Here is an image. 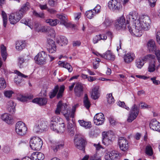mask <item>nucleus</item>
Here are the masks:
<instances>
[{
    "label": "nucleus",
    "instance_id": "nucleus-1",
    "mask_svg": "<svg viewBox=\"0 0 160 160\" xmlns=\"http://www.w3.org/2000/svg\"><path fill=\"white\" fill-rule=\"evenodd\" d=\"M78 106V104H77L73 106L71 111L69 107L66 103H62V101H60L58 103L55 110V113L59 114L61 112L64 116L67 121L69 122L70 118H73L74 116L76 109Z\"/></svg>",
    "mask_w": 160,
    "mask_h": 160
},
{
    "label": "nucleus",
    "instance_id": "nucleus-2",
    "mask_svg": "<svg viewBox=\"0 0 160 160\" xmlns=\"http://www.w3.org/2000/svg\"><path fill=\"white\" fill-rule=\"evenodd\" d=\"M151 21L149 17L146 15H142L140 19L133 23L134 26L139 30L145 31L148 30L150 28V24Z\"/></svg>",
    "mask_w": 160,
    "mask_h": 160
},
{
    "label": "nucleus",
    "instance_id": "nucleus-3",
    "mask_svg": "<svg viewBox=\"0 0 160 160\" xmlns=\"http://www.w3.org/2000/svg\"><path fill=\"white\" fill-rule=\"evenodd\" d=\"M102 135V142L104 144L107 146L112 144L115 138L114 133L113 131L103 132Z\"/></svg>",
    "mask_w": 160,
    "mask_h": 160
},
{
    "label": "nucleus",
    "instance_id": "nucleus-4",
    "mask_svg": "<svg viewBox=\"0 0 160 160\" xmlns=\"http://www.w3.org/2000/svg\"><path fill=\"white\" fill-rule=\"evenodd\" d=\"M43 142L41 139L38 137L32 138L30 141V146L34 150H39L41 148Z\"/></svg>",
    "mask_w": 160,
    "mask_h": 160
},
{
    "label": "nucleus",
    "instance_id": "nucleus-5",
    "mask_svg": "<svg viewBox=\"0 0 160 160\" xmlns=\"http://www.w3.org/2000/svg\"><path fill=\"white\" fill-rule=\"evenodd\" d=\"M29 19H23L21 20V22L28 25L31 29L34 28L35 31L38 32H45L46 31L47 27L42 26L39 23L36 22L34 23L33 26L31 25Z\"/></svg>",
    "mask_w": 160,
    "mask_h": 160
},
{
    "label": "nucleus",
    "instance_id": "nucleus-6",
    "mask_svg": "<svg viewBox=\"0 0 160 160\" xmlns=\"http://www.w3.org/2000/svg\"><path fill=\"white\" fill-rule=\"evenodd\" d=\"M154 58V55L149 54L144 57L138 58L135 60V65L137 68L140 69L142 67L147 61L153 59Z\"/></svg>",
    "mask_w": 160,
    "mask_h": 160
},
{
    "label": "nucleus",
    "instance_id": "nucleus-7",
    "mask_svg": "<svg viewBox=\"0 0 160 160\" xmlns=\"http://www.w3.org/2000/svg\"><path fill=\"white\" fill-rule=\"evenodd\" d=\"M65 87L64 85L61 86L60 88L58 85L56 86L52 91L49 94L50 98H52L55 97L59 91L57 96L58 99L61 98L63 95V93Z\"/></svg>",
    "mask_w": 160,
    "mask_h": 160
},
{
    "label": "nucleus",
    "instance_id": "nucleus-8",
    "mask_svg": "<svg viewBox=\"0 0 160 160\" xmlns=\"http://www.w3.org/2000/svg\"><path fill=\"white\" fill-rule=\"evenodd\" d=\"M139 113V109L137 106L135 104H134L131 107L129 112L127 121L129 122L133 121L137 118Z\"/></svg>",
    "mask_w": 160,
    "mask_h": 160
},
{
    "label": "nucleus",
    "instance_id": "nucleus-9",
    "mask_svg": "<svg viewBox=\"0 0 160 160\" xmlns=\"http://www.w3.org/2000/svg\"><path fill=\"white\" fill-rule=\"evenodd\" d=\"M130 24L127 21L126 22L125 19L123 16H122L118 18L116 21L115 23V27L118 30L121 29L124 30L128 29V26Z\"/></svg>",
    "mask_w": 160,
    "mask_h": 160
},
{
    "label": "nucleus",
    "instance_id": "nucleus-10",
    "mask_svg": "<svg viewBox=\"0 0 160 160\" xmlns=\"http://www.w3.org/2000/svg\"><path fill=\"white\" fill-rule=\"evenodd\" d=\"M22 13L20 11H17L12 13L9 16V20L11 24H14L18 22L23 17Z\"/></svg>",
    "mask_w": 160,
    "mask_h": 160
},
{
    "label": "nucleus",
    "instance_id": "nucleus-11",
    "mask_svg": "<svg viewBox=\"0 0 160 160\" xmlns=\"http://www.w3.org/2000/svg\"><path fill=\"white\" fill-rule=\"evenodd\" d=\"M48 55L44 52H39L34 58L35 62L39 65L45 64L46 62Z\"/></svg>",
    "mask_w": 160,
    "mask_h": 160
},
{
    "label": "nucleus",
    "instance_id": "nucleus-12",
    "mask_svg": "<svg viewBox=\"0 0 160 160\" xmlns=\"http://www.w3.org/2000/svg\"><path fill=\"white\" fill-rule=\"evenodd\" d=\"M15 130L18 134L22 136L26 133L27 128L24 123L20 121L17 122L16 124Z\"/></svg>",
    "mask_w": 160,
    "mask_h": 160
},
{
    "label": "nucleus",
    "instance_id": "nucleus-13",
    "mask_svg": "<svg viewBox=\"0 0 160 160\" xmlns=\"http://www.w3.org/2000/svg\"><path fill=\"white\" fill-rule=\"evenodd\" d=\"M48 128V123L44 121L38 122L34 127L33 131L35 132H42L46 130Z\"/></svg>",
    "mask_w": 160,
    "mask_h": 160
},
{
    "label": "nucleus",
    "instance_id": "nucleus-14",
    "mask_svg": "<svg viewBox=\"0 0 160 160\" xmlns=\"http://www.w3.org/2000/svg\"><path fill=\"white\" fill-rule=\"evenodd\" d=\"M109 8L113 11H118L121 9L122 5L117 0H110L108 2Z\"/></svg>",
    "mask_w": 160,
    "mask_h": 160
},
{
    "label": "nucleus",
    "instance_id": "nucleus-15",
    "mask_svg": "<svg viewBox=\"0 0 160 160\" xmlns=\"http://www.w3.org/2000/svg\"><path fill=\"white\" fill-rule=\"evenodd\" d=\"M86 142L83 138L76 136L74 139V144L76 147L80 150L84 149Z\"/></svg>",
    "mask_w": 160,
    "mask_h": 160
},
{
    "label": "nucleus",
    "instance_id": "nucleus-16",
    "mask_svg": "<svg viewBox=\"0 0 160 160\" xmlns=\"http://www.w3.org/2000/svg\"><path fill=\"white\" fill-rule=\"evenodd\" d=\"M126 18L127 22L129 24L130 22L133 23L139 20L141 17L136 12L133 11L130 12L129 15H127Z\"/></svg>",
    "mask_w": 160,
    "mask_h": 160
},
{
    "label": "nucleus",
    "instance_id": "nucleus-17",
    "mask_svg": "<svg viewBox=\"0 0 160 160\" xmlns=\"http://www.w3.org/2000/svg\"><path fill=\"white\" fill-rule=\"evenodd\" d=\"M118 144L120 149L123 151H125L128 148V142L123 137H120L118 139Z\"/></svg>",
    "mask_w": 160,
    "mask_h": 160
},
{
    "label": "nucleus",
    "instance_id": "nucleus-18",
    "mask_svg": "<svg viewBox=\"0 0 160 160\" xmlns=\"http://www.w3.org/2000/svg\"><path fill=\"white\" fill-rule=\"evenodd\" d=\"M57 17L60 20L61 24L64 25L66 28H73L74 27L73 24H72L68 22L65 16L62 14H58L57 15Z\"/></svg>",
    "mask_w": 160,
    "mask_h": 160
},
{
    "label": "nucleus",
    "instance_id": "nucleus-19",
    "mask_svg": "<svg viewBox=\"0 0 160 160\" xmlns=\"http://www.w3.org/2000/svg\"><path fill=\"white\" fill-rule=\"evenodd\" d=\"M2 120L8 124L12 125L14 123L13 117L11 115L7 113L2 114L1 116Z\"/></svg>",
    "mask_w": 160,
    "mask_h": 160
},
{
    "label": "nucleus",
    "instance_id": "nucleus-20",
    "mask_svg": "<svg viewBox=\"0 0 160 160\" xmlns=\"http://www.w3.org/2000/svg\"><path fill=\"white\" fill-rule=\"evenodd\" d=\"M119 154L116 151L109 152L106 153L104 158L105 160H115L118 158Z\"/></svg>",
    "mask_w": 160,
    "mask_h": 160
},
{
    "label": "nucleus",
    "instance_id": "nucleus-21",
    "mask_svg": "<svg viewBox=\"0 0 160 160\" xmlns=\"http://www.w3.org/2000/svg\"><path fill=\"white\" fill-rule=\"evenodd\" d=\"M104 115L102 113H97L94 117V123L97 125H100L102 124L105 121Z\"/></svg>",
    "mask_w": 160,
    "mask_h": 160
},
{
    "label": "nucleus",
    "instance_id": "nucleus-22",
    "mask_svg": "<svg viewBox=\"0 0 160 160\" xmlns=\"http://www.w3.org/2000/svg\"><path fill=\"white\" fill-rule=\"evenodd\" d=\"M149 127L152 130L160 132V123L155 119L151 120L149 123Z\"/></svg>",
    "mask_w": 160,
    "mask_h": 160
},
{
    "label": "nucleus",
    "instance_id": "nucleus-23",
    "mask_svg": "<svg viewBox=\"0 0 160 160\" xmlns=\"http://www.w3.org/2000/svg\"><path fill=\"white\" fill-rule=\"evenodd\" d=\"M135 58V54L132 52H129L125 54L123 57L124 61L127 63L132 62Z\"/></svg>",
    "mask_w": 160,
    "mask_h": 160
},
{
    "label": "nucleus",
    "instance_id": "nucleus-24",
    "mask_svg": "<svg viewBox=\"0 0 160 160\" xmlns=\"http://www.w3.org/2000/svg\"><path fill=\"white\" fill-rule=\"evenodd\" d=\"M83 88L80 83H77L74 89V91L76 95L80 97L83 93Z\"/></svg>",
    "mask_w": 160,
    "mask_h": 160
},
{
    "label": "nucleus",
    "instance_id": "nucleus-25",
    "mask_svg": "<svg viewBox=\"0 0 160 160\" xmlns=\"http://www.w3.org/2000/svg\"><path fill=\"white\" fill-rule=\"evenodd\" d=\"M155 57L153 59H152L149 61H151L149 62L148 69L149 72H154L156 69L158 70V68L159 65L156 66V62L154 59Z\"/></svg>",
    "mask_w": 160,
    "mask_h": 160
},
{
    "label": "nucleus",
    "instance_id": "nucleus-26",
    "mask_svg": "<svg viewBox=\"0 0 160 160\" xmlns=\"http://www.w3.org/2000/svg\"><path fill=\"white\" fill-rule=\"evenodd\" d=\"M50 143V146L52 149L55 152H57L59 148H62L64 145L63 142L60 143L58 142H56L54 141L53 142L51 141Z\"/></svg>",
    "mask_w": 160,
    "mask_h": 160
},
{
    "label": "nucleus",
    "instance_id": "nucleus-27",
    "mask_svg": "<svg viewBox=\"0 0 160 160\" xmlns=\"http://www.w3.org/2000/svg\"><path fill=\"white\" fill-rule=\"evenodd\" d=\"M31 157L32 160H43L45 157L44 155L42 153L36 152L32 154Z\"/></svg>",
    "mask_w": 160,
    "mask_h": 160
},
{
    "label": "nucleus",
    "instance_id": "nucleus-28",
    "mask_svg": "<svg viewBox=\"0 0 160 160\" xmlns=\"http://www.w3.org/2000/svg\"><path fill=\"white\" fill-rule=\"evenodd\" d=\"M130 33L133 36L136 37H140L142 35V30H139L136 28V27L134 29H132V28L129 26H128V29Z\"/></svg>",
    "mask_w": 160,
    "mask_h": 160
},
{
    "label": "nucleus",
    "instance_id": "nucleus-29",
    "mask_svg": "<svg viewBox=\"0 0 160 160\" xmlns=\"http://www.w3.org/2000/svg\"><path fill=\"white\" fill-rule=\"evenodd\" d=\"M130 33L133 36L136 37H140L142 35V30H139L136 28V27L134 29H132V28L129 26H128V29Z\"/></svg>",
    "mask_w": 160,
    "mask_h": 160
},
{
    "label": "nucleus",
    "instance_id": "nucleus-30",
    "mask_svg": "<svg viewBox=\"0 0 160 160\" xmlns=\"http://www.w3.org/2000/svg\"><path fill=\"white\" fill-rule=\"evenodd\" d=\"M16 73L18 75L17 78L14 79V82L17 84L19 85L22 81V78H26L28 76L21 73L19 71H16Z\"/></svg>",
    "mask_w": 160,
    "mask_h": 160
},
{
    "label": "nucleus",
    "instance_id": "nucleus-31",
    "mask_svg": "<svg viewBox=\"0 0 160 160\" xmlns=\"http://www.w3.org/2000/svg\"><path fill=\"white\" fill-rule=\"evenodd\" d=\"M58 119V118H57L56 116H53L52 118L50 124L51 129L55 132H56L55 128L57 127V125L58 124L57 122Z\"/></svg>",
    "mask_w": 160,
    "mask_h": 160
},
{
    "label": "nucleus",
    "instance_id": "nucleus-32",
    "mask_svg": "<svg viewBox=\"0 0 160 160\" xmlns=\"http://www.w3.org/2000/svg\"><path fill=\"white\" fill-rule=\"evenodd\" d=\"M102 58L108 60L113 61L115 59V56L110 51L108 50L103 54V55L102 56Z\"/></svg>",
    "mask_w": 160,
    "mask_h": 160
},
{
    "label": "nucleus",
    "instance_id": "nucleus-33",
    "mask_svg": "<svg viewBox=\"0 0 160 160\" xmlns=\"http://www.w3.org/2000/svg\"><path fill=\"white\" fill-rule=\"evenodd\" d=\"M32 102L37 103L40 105H44L47 102V99L44 98H37L33 99Z\"/></svg>",
    "mask_w": 160,
    "mask_h": 160
},
{
    "label": "nucleus",
    "instance_id": "nucleus-34",
    "mask_svg": "<svg viewBox=\"0 0 160 160\" xmlns=\"http://www.w3.org/2000/svg\"><path fill=\"white\" fill-rule=\"evenodd\" d=\"M99 88V86H96L92 90L91 97L92 99L94 100H96L100 96V94L98 91Z\"/></svg>",
    "mask_w": 160,
    "mask_h": 160
},
{
    "label": "nucleus",
    "instance_id": "nucleus-35",
    "mask_svg": "<svg viewBox=\"0 0 160 160\" xmlns=\"http://www.w3.org/2000/svg\"><path fill=\"white\" fill-rule=\"evenodd\" d=\"M16 105V103L13 101L12 100L9 101L7 105V108L9 112L12 114L14 113L15 111V106Z\"/></svg>",
    "mask_w": 160,
    "mask_h": 160
},
{
    "label": "nucleus",
    "instance_id": "nucleus-36",
    "mask_svg": "<svg viewBox=\"0 0 160 160\" xmlns=\"http://www.w3.org/2000/svg\"><path fill=\"white\" fill-rule=\"evenodd\" d=\"M148 48L150 52L154 51L157 49L155 42L152 40H149L147 44Z\"/></svg>",
    "mask_w": 160,
    "mask_h": 160
},
{
    "label": "nucleus",
    "instance_id": "nucleus-37",
    "mask_svg": "<svg viewBox=\"0 0 160 160\" xmlns=\"http://www.w3.org/2000/svg\"><path fill=\"white\" fill-rule=\"evenodd\" d=\"M57 42L61 46H62L67 44L68 40L65 36H60L58 38Z\"/></svg>",
    "mask_w": 160,
    "mask_h": 160
},
{
    "label": "nucleus",
    "instance_id": "nucleus-38",
    "mask_svg": "<svg viewBox=\"0 0 160 160\" xmlns=\"http://www.w3.org/2000/svg\"><path fill=\"white\" fill-rule=\"evenodd\" d=\"M80 126L86 129H89L92 127L91 123L90 122H86L83 120H79L78 121Z\"/></svg>",
    "mask_w": 160,
    "mask_h": 160
},
{
    "label": "nucleus",
    "instance_id": "nucleus-39",
    "mask_svg": "<svg viewBox=\"0 0 160 160\" xmlns=\"http://www.w3.org/2000/svg\"><path fill=\"white\" fill-rule=\"evenodd\" d=\"M25 44L23 41H17L16 43V48L18 51H21L25 48Z\"/></svg>",
    "mask_w": 160,
    "mask_h": 160
},
{
    "label": "nucleus",
    "instance_id": "nucleus-40",
    "mask_svg": "<svg viewBox=\"0 0 160 160\" xmlns=\"http://www.w3.org/2000/svg\"><path fill=\"white\" fill-rule=\"evenodd\" d=\"M55 129L56 130V132L63 133L65 130V126L64 123H59L57 125V127Z\"/></svg>",
    "mask_w": 160,
    "mask_h": 160
},
{
    "label": "nucleus",
    "instance_id": "nucleus-41",
    "mask_svg": "<svg viewBox=\"0 0 160 160\" xmlns=\"http://www.w3.org/2000/svg\"><path fill=\"white\" fill-rule=\"evenodd\" d=\"M45 22L51 26H54L59 22V21L57 19H48L46 20Z\"/></svg>",
    "mask_w": 160,
    "mask_h": 160
},
{
    "label": "nucleus",
    "instance_id": "nucleus-42",
    "mask_svg": "<svg viewBox=\"0 0 160 160\" xmlns=\"http://www.w3.org/2000/svg\"><path fill=\"white\" fill-rule=\"evenodd\" d=\"M84 105L87 109H88L90 106L91 103L89 100L87 94H85L83 100Z\"/></svg>",
    "mask_w": 160,
    "mask_h": 160
},
{
    "label": "nucleus",
    "instance_id": "nucleus-43",
    "mask_svg": "<svg viewBox=\"0 0 160 160\" xmlns=\"http://www.w3.org/2000/svg\"><path fill=\"white\" fill-rule=\"evenodd\" d=\"M1 55L3 60L5 61L7 57L6 48L3 45L1 46Z\"/></svg>",
    "mask_w": 160,
    "mask_h": 160
},
{
    "label": "nucleus",
    "instance_id": "nucleus-44",
    "mask_svg": "<svg viewBox=\"0 0 160 160\" xmlns=\"http://www.w3.org/2000/svg\"><path fill=\"white\" fill-rule=\"evenodd\" d=\"M86 15L87 18L89 19H91L93 18L94 16L96 15L92 9L87 11L85 13Z\"/></svg>",
    "mask_w": 160,
    "mask_h": 160
},
{
    "label": "nucleus",
    "instance_id": "nucleus-45",
    "mask_svg": "<svg viewBox=\"0 0 160 160\" xmlns=\"http://www.w3.org/2000/svg\"><path fill=\"white\" fill-rule=\"evenodd\" d=\"M29 3H27L23 6L18 11H20L22 13V16H23L25 14V13L28 11L29 8Z\"/></svg>",
    "mask_w": 160,
    "mask_h": 160
},
{
    "label": "nucleus",
    "instance_id": "nucleus-46",
    "mask_svg": "<svg viewBox=\"0 0 160 160\" xmlns=\"http://www.w3.org/2000/svg\"><path fill=\"white\" fill-rule=\"evenodd\" d=\"M145 153L148 155L151 156L153 153L152 147L149 145H147L146 147Z\"/></svg>",
    "mask_w": 160,
    "mask_h": 160
},
{
    "label": "nucleus",
    "instance_id": "nucleus-47",
    "mask_svg": "<svg viewBox=\"0 0 160 160\" xmlns=\"http://www.w3.org/2000/svg\"><path fill=\"white\" fill-rule=\"evenodd\" d=\"M6 87V83L4 79L3 78H0V90L4 89Z\"/></svg>",
    "mask_w": 160,
    "mask_h": 160
},
{
    "label": "nucleus",
    "instance_id": "nucleus-48",
    "mask_svg": "<svg viewBox=\"0 0 160 160\" xmlns=\"http://www.w3.org/2000/svg\"><path fill=\"white\" fill-rule=\"evenodd\" d=\"M33 15L37 18H44V14L42 12L38 13L35 10H33L32 12Z\"/></svg>",
    "mask_w": 160,
    "mask_h": 160
},
{
    "label": "nucleus",
    "instance_id": "nucleus-49",
    "mask_svg": "<svg viewBox=\"0 0 160 160\" xmlns=\"http://www.w3.org/2000/svg\"><path fill=\"white\" fill-rule=\"evenodd\" d=\"M107 101L108 103L112 104L114 102V99L112 93H109L107 95Z\"/></svg>",
    "mask_w": 160,
    "mask_h": 160
},
{
    "label": "nucleus",
    "instance_id": "nucleus-50",
    "mask_svg": "<svg viewBox=\"0 0 160 160\" xmlns=\"http://www.w3.org/2000/svg\"><path fill=\"white\" fill-rule=\"evenodd\" d=\"M2 14L3 18V26L5 27L6 26L7 22V16L6 14L4 11L2 12Z\"/></svg>",
    "mask_w": 160,
    "mask_h": 160
},
{
    "label": "nucleus",
    "instance_id": "nucleus-51",
    "mask_svg": "<svg viewBox=\"0 0 160 160\" xmlns=\"http://www.w3.org/2000/svg\"><path fill=\"white\" fill-rule=\"evenodd\" d=\"M4 96L7 98H10L12 96L14 92L12 90H8L5 91L4 92Z\"/></svg>",
    "mask_w": 160,
    "mask_h": 160
},
{
    "label": "nucleus",
    "instance_id": "nucleus-52",
    "mask_svg": "<svg viewBox=\"0 0 160 160\" xmlns=\"http://www.w3.org/2000/svg\"><path fill=\"white\" fill-rule=\"evenodd\" d=\"M67 128L68 129V132L70 135H72L74 134V131L73 130V128L72 124L70 123H68L67 125Z\"/></svg>",
    "mask_w": 160,
    "mask_h": 160
},
{
    "label": "nucleus",
    "instance_id": "nucleus-53",
    "mask_svg": "<svg viewBox=\"0 0 160 160\" xmlns=\"http://www.w3.org/2000/svg\"><path fill=\"white\" fill-rule=\"evenodd\" d=\"M48 51L50 53H53L55 52L56 50V46L55 44L48 47Z\"/></svg>",
    "mask_w": 160,
    "mask_h": 160
},
{
    "label": "nucleus",
    "instance_id": "nucleus-54",
    "mask_svg": "<svg viewBox=\"0 0 160 160\" xmlns=\"http://www.w3.org/2000/svg\"><path fill=\"white\" fill-rule=\"evenodd\" d=\"M112 23V22L111 20L106 18L103 23V25L105 26V27H107L111 25Z\"/></svg>",
    "mask_w": 160,
    "mask_h": 160
},
{
    "label": "nucleus",
    "instance_id": "nucleus-55",
    "mask_svg": "<svg viewBox=\"0 0 160 160\" xmlns=\"http://www.w3.org/2000/svg\"><path fill=\"white\" fill-rule=\"evenodd\" d=\"M18 65L19 68H23V64L24 62V59L22 58H19L18 59Z\"/></svg>",
    "mask_w": 160,
    "mask_h": 160
},
{
    "label": "nucleus",
    "instance_id": "nucleus-56",
    "mask_svg": "<svg viewBox=\"0 0 160 160\" xmlns=\"http://www.w3.org/2000/svg\"><path fill=\"white\" fill-rule=\"evenodd\" d=\"M63 67L67 69L69 72H71L72 71V67L69 63L67 62L65 63Z\"/></svg>",
    "mask_w": 160,
    "mask_h": 160
},
{
    "label": "nucleus",
    "instance_id": "nucleus-57",
    "mask_svg": "<svg viewBox=\"0 0 160 160\" xmlns=\"http://www.w3.org/2000/svg\"><path fill=\"white\" fill-rule=\"evenodd\" d=\"M57 0H48V3L52 7H54L57 3Z\"/></svg>",
    "mask_w": 160,
    "mask_h": 160
},
{
    "label": "nucleus",
    "instance_id": "nucleus-58",
    "mask_svg": "<svg viewBox=\"0 0 160 160\" xmlns=\"http://www.w3.org/2000/svg\"><path fill=\"white\" fill-rule=\"evenodd\" d=\"M140 107L142 109H147L151 108L150 105H148L146 103H143L142 102L140 103Z\"/></svg>",
    "mask_w": 160,
    "mask_h": 160
},
{
    "label": "nucleus",
    "instance_id": "nucleus-59",
    "mask_svg": "<svg viewBox=\"0 0 160 160\" xmlns=\"http://www.w3.org/2000/svg\"><path fill=\"white\" fill-rule=\"evenodd\" d=\"M101 9V7L99 5H97L96 7L94 8L92 10L95 12L96 14L100 12Z\"/></svg>",
    "mask_w": 160,
    "mask_h": 160
},
{
    "label": "nucleus",
    "instance_id": "nucleus-60",
    "mask_svg": "<svg viewBox=\"0 0 160 160\" xmlns=\"http://www.w3.org/2000/svg\"><path fill=\"white\" fill-rule=\"evenodd\" d=\"M125 104L123 102L119 101L118 102V104L119 105V106L124 108L127 110H128L129 109V108L128 107L125 105Z\"/></svg>",
    "mask_w": 160,
    "mask_h": 160
},
{
    "label": "nucleus",
    "instance_id": "nucleus-61",
    "mask_svg": "<svg viewBox=\"0 0 160 160\" xmlns=\"http://www.w3.org/2000/svg\"><path fill=\"white\" fill-rule=\"evenodd\" d=\"M155 54L157 58L158 62L160 63V50H157L154 51Z\"/></svg>",
    "mask_w": 160,
    "mask_h": 160
},
{
    "label": "nucleus",
    "instance_id": "nucleus-62",
    "mask_svg": "<svg viewBox=\"0 0 160 160\" xmlns=\"http://www.w3.org/2000/svg\"><path fill=\"white\" fill-rule=\"evenodd\" d=\"M47 46L48 47L52 45L53 44H55L54 41L52 39L48 38L47 40Z\"/></svg>",
    "mask_w": 160,
    "mask_h": 160
},
{
    "label": "nucleus",
    "instance_id": "nucleus-63",
    "mask_svg": "<svg viewBox=\"0 0 160 160\" xmlns=\"http://www.w3.org/2000/svg\"><path fill=\"white\" fill-rule=\"evenodd\" d=\"M90 160H101L100 157L97 154H95L90 158Z\"/></svg>",
    "mask_w": 160,
    "mask_h": 160
},
{
    "label": "nucleus",
    "instance_id": "nucleus-64",
    "mask_svg": "<svg viewBox=\"0 0 160 160\" xmlns=\"http://www.w3.org/2000/svg\"><path fill=\"white\" fill-rule=\"evenodd\" d=\"M156 78L154 77L151 78V80L152 81L153 83L155 85H158L160 84V81L158 80H156Z\"/></svg>",
    "mask_w": 160,
    "mask_h": 160
}]
</instances>
